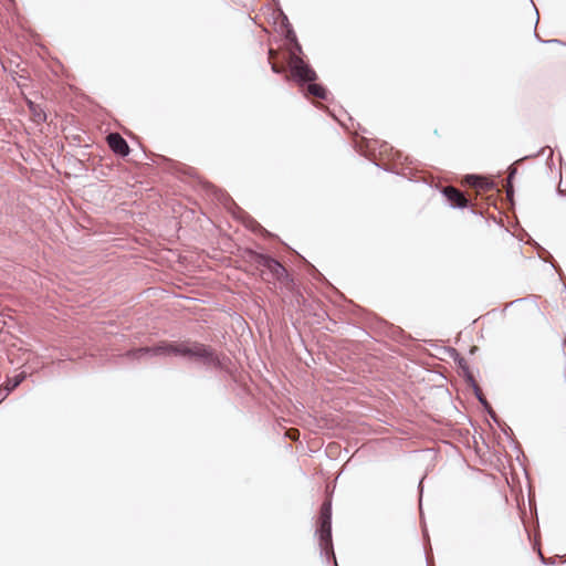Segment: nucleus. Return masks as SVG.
<instances>
[{
  "label": "nucleus",
  "instance_id": "f257e3e1",
  "mask_svg": "<svg viewBox=\"0 0 566 566\" xmlns=\"http://www.w3.org/2000/svg\"><path fill=\"white\" fill-rule=\"evenodd\" d=\"M158 356H180L189 359H195L201 363L206 370L217 369L226 370L227 363H230L229 357L220 355L217 350L203 343L196 340L184 342H160L157 344Z\"/></svg>",
  "mask_w": 566,
  "mask_h": 566
},
{
  "label": "nucleus",
  "instance_id": "f03ea898",
  "mask_svg": "<svg viewBox=\"0 0 566 566\" xmlns=\"http://www.w3.org/2000/svg\"><path fill=\"white\" fill-rule=\"evenodd\" d=\"M315 535L318 538L319 555L325 558L326 564L331 560L336 563L334 553L333 539H332V501L327 500L323 502L321 506L319 517L317 521V527ZM337 566V564H335Z\"/></svg>",
  "mask_w": 566,
  "mask_h": 566
},
{
  "label": "nucleus",
  "instance_id": "7ed1b4c3",
  "mask_svg": "<svg viewBox=\"0 0 566 566\" xmlns=\"http://www.w3.org/2000/svg\"><path fill=\"white\" fill-rule=\"evenodd\" d=\"M248 255L250 260L258 266H263L266 269L274 280L287 283L293 282L287 273V270L280 261L275 260L274 258L253 250H248Z\"/></svg>",
  "mask_w": 566,
  "mask_h": 566
},
{
  "label": "nucleus",
  "instance_id": "20e7f679",
  "mask_svg": "<svg viewBox=\"0 0 566 566\" xmlns=\"http://www.w3.org/2000/svg\"><path fill=\"white\" fill-rule=\"evenodd\" d=\"M289 70L292 78L300 85L305 86L308 82L317 80L314 69L293 51L291 61H289Z\"/></svg>",
  "mask_w": 566,
  "mask_h": 566
},
{
  "label": "nucleus",
  "instance_id": "39448f33",
  "mask_svg": "<svg viewBox=\"0 0 566 566\" xmlns=\"http://www.w3.org/2000/svg\"><path fill=\"white\" fill-rule=\"evenodd\" d=\"M441 193L446 197L452 209H464L469 205V200L465 198L464 193L452 186L444 187Z\"/></svg>",
  "mask_w": 566,
  "mask_h": 566
},
{
  "label": "nucleus",
  "instance_id": "423d86ee",
  "mask_svg": "<svg viewBox=\"0 0 566 566\" xmlns=\"http://www.w3.org/2000/svg\"><path fill=\"white\" fill-rule=\"evenodd\" d=\"M107 144L111 150L118 156L126 157L129 154L127 142L118 133H111L107 136Z\"/></svg>",
  "mask_w": 566,
  "mask_h": 566
},
{
  "label": "nucleus",
  "instance_id": "0eeeda50",
  "mask_svg": "<svg viewBox=\"0 0 566 566\" xmlns=\"http://www.w3.org/2000/svg\"><path fill=\"white\" fill-rule=\"evenodd\" d=\"M452 356L457 365L461 368L463 373V377L468 385L473 389L475 386H479L474 376L472 375L468 361L464 357H462L454 348L451 349Z\"/></svg>",
  "mask_w": 566,
  "mask_h": 566
},
{
  "label": "nucleus",
  "instance_id": "6e6552de",
  "mask_svg": "<svg viewBox=\"0 0 566 566\" xmlns=\"http://www.w3.org/2000/svg\"><path fill=\"white\" fill-rule=\"evenodd\" d=\"M464 184L475 189L491 190L495 188V182L493 180H489L480 175L474 174L465 175Z\"/></svg>",
  "mask_w": 566,
  "mask_h": 566
},
{
  "label": "nucleus",
  "instance_id": "1a4fd4ad",
  "mask_svg": "<svg viewBox=\"0 0 566 566\" xmlns=\"http://www.w3.org/2000/svg\"><path fill=\"white\" fill-rule=\"evenodd\" d=\"M474 392V396L479 400V402L482 405L486 413L491 417V419L496 423H501V419L497 417L496 412L493 410L492 406L486 400L485 396L483 395L480 386H475V388L472 389Z\"/></svg>",
  "mask_w": 566,
  "mask_h": 566
},
{
  "label": "nucleus",
  "instance_id": "9d476101",
  "mask_svg": "<svg viewBox=\"0 0 566 566\" xmlns=\"http://www.w3.org/2000/svg\"><path fill=\"white\" fill-rule=\"evenodd\" d=\"M306 85V94L312 95L314 97H317L319 99H326L327 98V90L322 84H317L314 82H308Z\"/></svg>",
  "mask_w": 566,
  "mask_h": 566
},
{
  "label": "nucleus",
  "instance_id": "9b49d317",
  "mask_svg": "<svg viewBox=\"0 0 566 566\" xmlns=\"http://www.w3.org/2000/svg\"><path fill=\"white\" fill-rule=\"evenodd\" d=\"M127 355L134 359H142L145 356H158L157 345L150 347H139L128 352Z\"/></svg>",
  "mask_w": 566,
  "mask_h": 566
},
{
  "label": "nucleus",
  "instance_id": "f8f14e48",
  "mask_svg": "<svg viewBox=\"0 0 566 566\" xmlns=\"http://www.w3.org/2000/svg\"><path fill=\"white\" fill-rule=\"evenodd\" d=\"M28 105H29V109L32 114L33 120L35 123L40 124V123H44L46 120V114L40 105H38L31 101L28 103Z\"/></svg>",
  "mask_w": 566,
  "mask_h": 566
},
{
  "label": "nucleus",
  "instance_id": "ddd939ff",
  "mask_svg": "<svg viewBox=\"0 0 566 566\" xmlns=\"http://www.w3.org/2000/svg\"><path fill=\"white\" fill-rule=\"evenodd\" d=\"M281 14L283 17L284 27L286 29L285 39L290 43H293V41L297 40L296 34H295L291 23L289 22L287 17L282 11H281Z\"/></svg>",
  "mask_w": 566,
  "mask_h": 566
},
{
  "label": "nucleus",
  "instance_id": "4468645a",
  "mask_svg": "<svg viewBox=\"0 0 566 566\" xmlns=\"http://www.w3.org/2000/svg\"><path fill=\"white\" fill-rule=\"evenodd\" d=\"M516 172H517V169L515 168V166L511 165L509 167V176H507V180H506V196L509 198H511L514 193L512 180L514 179Z\"/></svg>",
  "mask_w": 566,
  "mask_h": 566
},
{
  "label": "nucleus",
  "instance_id": "2eb2a0df",
  "mask_svg": "<svg viewBox=\"0 0 566 566\" xmlns=\"http://www.w3.org/2000/svg\"><path fill=\"white\" fill-rule=\"evenodd\" d=\"M25 376L24 374H18L15 375L8 384L7 386V394L10 392L11 390L15 389L23 380H24Z\"/></svg>",
  "mask_w": 566,
  "mask_h": 566
},
{
  "label": "nucleus",
  "instance_id": "dca6fc26",
  "mask_svg": "<svg viewBox=\"0 0 566 566\" xmlns=\"http://www.w3.org/2000/svg\"><path fill=\"white\" fill-rule=\"evenodd\" d=\"M250 228L252 231L254 232H259L265 237H271L272 234L266 230L264 229L260 223H258L255 220H251V224H250Z\"/></svg>",
  "mask_w": 566,
  "mask_h": 566
},
{
  "label": "nucleus",
  "instance_id": "f3484780",
  "mask_svg": "<svg viewBox=\"0 0 566 566\" xmlns=\"http://www.w3.org/2000/svg\"><path fill=\"white\" fill-rule=\"evenodd\" d=\"M295 52L296 55L300 56V54L302 53V45L298 43L297 40L293 41V43H291V49H290V55L292 54V52Z\"/></svg>",
  "mask_w": 566,
  "mask_h": 566
},
{
  "label": "nucleus",
  "instance_id": "a211bd4d",
  "mask_svg": "<svg viewBox=\"0 0 566 566\" xmlns=\"http://www.w3.org/2000/svg\"><path fill=\"white\" fill-rule=\"evenodd\" d=\"M271 70L275 74H281V73L284 72V69L282 66L277 65V64H272L271 65Z\"/></svg>",
  "mask_w": 566,
  "mask_h": 566
},
{
  "label": "nucleus",
  "instance_id": "6ab92c4d",
  "mask_svg": "<svg viewBox=\"0 0 566 566\" xmlns=\"http://www.w3.org/2000/svg\"><path fill=\"white\" fill-rule=\"evenodd\" d=\"M497 426H499V427H501L502 431H503L505 434H509V432H512V429H511L507 424H505V423H502V422H501V423H500V424H497Z\"/></svg>",
  "mask_w": 566,
  "mask_h": 566
},
{
  "label": "nucleus",
  "instance_id": "aec40b11",
  "mask_svg": "<svg viewBox=\"0 0 566 566\" xmlns=\"http://www.w3.org/2000/svg\"><path fill=\"white\" fill-rule=\"evenodd\" d=\"M539 558H541L543 564H551V563H553L551 559H546L541 552H539Z\"/></svg>",
  "mask_w": 566,
  "mask_h": 566
},
{
  "label": "nucleus",
  "instance_id": "412c9836",
  "mask_svg": "<svg viewBox=\"0 0 566 566\" xmlns=\"http://www.w3.org/2000/svg\"><path fill=\"white\" fill-rule=\"evenodd\" d=\"M418 489H419V496H420L419 501L421 502V499H422V490H423V489H422V480L419 482Z\"/></svg>",
  "mask_w": 566,
  "mask_h": 566
},
{
  "label": "nucleus",
  "instance_id": "4be33fe9",
  "mask_svg": "<svg viewBox=\"0 0 566 566\" xmlns=\"http://www.w3.org/2000/svg\"><path fill=\"white\" fill-rule=\"evenodd\" d=\"M545 43H558V44H562V41L557 40V39H553V40L545 41Z\"/></svg>",
  "mask_w": 566,
  "mask_h": 566
},
{
  "label": "nucleus",
  "instance_id": "5701e85b",
  "mask_svg": "<svg viewBox=\"0 0 566 566\" xmlns=\"http://www.w3.org/2000/svg\"><path fill=\"white\" fill-rule=\"evenodd\" d=\"M553 268L557 271V273L559 274V276L562 277V270L554 263H552Z\"/></svg>",
  "mask_w": 566,
  "mask_h": 566
},
{
  "label": "nucleus",
  "instance_id": "b1692460",
  "mask_svg": "<svg viewBox=\"0 0 566 566\" xmlns=\"http://www.w3.org/2000/svg\"><path fill=\"white\" fill-rule=\"evenodd\" d=\"M272 53H273V50H272V49H270V50H269V55H270V57L272 56Z\"/></svg>",
  "mask_w": 566,
  "mask_h": 566
},
{
  "label": "nucleus",
  "instance_id": "393cba45",
  "mask_svg": "<svg viewBox=\"0 0 566 566\" xmlns=\"http://www.w3.org/2000/svg\"><path fill=\"white\" fill-rule=\"evenodd\" d=\"M538 155H544V148L541 149V151L538 153Z\"/></svg>",
  "mask_w": 566,
  "mask_h": 566
},
{
  "label": "nucleus",
  "instance_id": "a878e982",
  "mask_svg": "<svg viewBox=\"0 0 566 566\" xmlns=\"http://www.w3.org/2000/svg\"><path fill=\"white\" fill-rule=\"evenodd\" d=\"M564 345L566 346V337H565V340H564Z\"/></svg>",
  "mask_w": 566,
  "mask_h": 566
}]
</instances>
